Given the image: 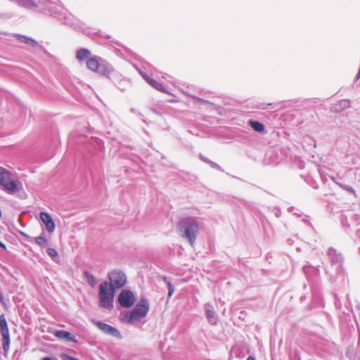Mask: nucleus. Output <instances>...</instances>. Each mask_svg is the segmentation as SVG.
<instances>
[{
  "label": "nucleus",
  "instance_id": "1",
  "mask_svg": "<svg viewBox=\"0 0 360 360\" xmlns=\"http://www.w3.org/2000/svg\"><path fill=\"white\" fill-rule=\"evenodd\" d=\"M150 304L147 299L142 297L136 304L134 309L124 314H121V319L123 322L136 325L141 322L148 314Z\"/></svg>",
  "mask_w": 360,
  "mask_h": 360
},
{
  "label": "nucleus",
  "instance_id": "2",
  "mask_svg": "<svg viewBox=\"0 0 360 360\" xmlns=\"http://www.w3.org/2000/svg\"><path fill=\"white\" fill-rule=\"evenodd\" d=\"M22 188L15 175L3 167H0V188L9 194H13Z\"/></svg>",
  "mask_w": 360,
  "mask_h": 360
},
{
  "label": "nucleus",
  "instance_id": "3",
  "mask_svg": "<svg viewBox=\"0 0 360 360\" xmlns=\"http://www.w3.org/2000/svg\"><path fill=\"white\" fill-rule=\"evenodd\" d=\"M179 229L182 236L193 245L199 231V225L196 219L194 218H187L182 220L179 223Z\"/></svg>",
  "mask_w": 360,
  "mask_h": 360
},
{
  "label": "nucleus",
  "instance_id": "4",
  "mask_svg": "<svg viewBox=\"0 0 360 360\" xmlns=\"http://www.w3.org/2000/svg\"><path fill=\"white\" fill-rule=\"evenodd\" d=\"M86 65L89 70L105 76H108L113 71L109 63L96 56L87 60Z\"/></svg>",
  "mask_w": 360,
  "mask_h": 360
},
{
  "label": "nucleus",
  "instance_id": "5",
  "mask_svg": "<svg viewBox=\"0 0 360 360\" xmlns=\"http://www.w3.org/2000/svg\"><path fill=\"white\" fill-rule=\"evenodd\" d=\"M115 291L107 281L100 284L98 295L101 307L109 309L112 308Z\"/></svg>",
  "mask_w": 360,
  "mask_h": 360
},
{
  "label": "nucleus",
  "instance_id": "6",
  "mask_svg": "<svg viewBox=\"0 0 360 360\" xmlns=\"http://www.w3.org/2000/svg\"><path fill=\"white\" fill-rule=\"evenodd\" d=\"M110 287L115 290L122 288L127 282L126 275L120 270H113L108 274Z\"/></svg>",
  "mask_w": 360,
  "mask_h": 360
},
{
  "label": "nucleus",
  "instance_id": "7",
  "mask_svg": "<svg viewBox=\"0 0 360 360\" xmlns=\"http://www.w3.org/2000/svg\"><path fill=\"white\" fill-rule=\"evenodd\" d=\"M120 304L125 308L134 305L136 298L134 294L129 290H122L117 297Z\"/></svg>",
  "mask_w": 360,
  "mask_h": 360
},
{
  "label": "nucleus",
  "instance_id": "8",
  "mask_svg": "<svg viewBox=\"0 0 360 360\" xmlns=\"http://www.w3.org/2000/svg\"><path fill=\"white\" fill-rule=\"evenodd\" d=\"M95 324L105 334L117 339L122 338L120 332L116 328L101 321H96L95 322Z\"/></svg>",
  "mask_w": 360,
  "mask_h": 360
},
{
  "label": "nucleus",
  "instance_id": "9",
  "mask_svg": "<svg viewBox=\"0 0 360 360\" xmlns=\"http://www.w3.org/2000/svg\"><path fill=\"white\" fill-rule=\"evenodd\" d=\"M40 219L45 226L46 229L49 233H53L55 230V223L51 215L46 212L40 213Z\"/></svg>",
  "mask_w": 360,
  "mask_h": 360
},
{
  "label": "nucleus",
  "instance_id": "10",
  "mask_svg": "<svg viewBox=\"0 0 360 360\" xmlns=\"http://www.w3.org/2000/svg\"><path fill=\"white\" fill-rule=\"evenodd\" d=\"M53 334L58 339L65 340L67 342H76L77 340L75 337L68 331L66 330H56Z\"/></svg>",
  "mask_w": 360,
  "mask_h": 360
},
{
  "label": "nucleus",
  "instance_id": "11",
  "mask_svg": "<svg viewBox=\"0 0 360 360\" xmlns=\"http://www.w3.org/2000/svg\"><path fill=\"white\" fill-rule=\"evenodd\" d=\"M205 309L208 321L212 325H216L217 322V317L216 316L213 306L207 303L205 307Z\"/></svg>",
  "mask_w": 360,
  "mask_h": 360
},
{
  "label": "nucleus",
  "instance_id": "12",
  "mask_svg": "<svg viewBox=\"0 0 360 360\" xmlns=\"http://www.w3.org/2000/svg\"><path fill=\"white\" fill-rule=\"evenodd\" d=\"M144 79L151 85L154 89L162 93H167L166 89L156 80L153 79L149 76H144Z\"/></svg>",
  "mask_w": 360,
  "mask_h": 360
},
{
  "label": "nucleus",
  "instance_id": "13",
  "mask_svg": "<svg viewBox=\"0 0 360 360\" xmlns=\"http://www.w3.org/2000/svg\"><path fill=\"white\" fill-rule=\"evenodd\" d=\"M328 255L333 263L339 264L342 262V256L341 254L338 253L335 249H329Z\"/></svg>",
  "mask_w": 360,
  "mask_h": 360
},
{
  "label": "nucleus",
  "instance_id": "14",
  "mask_svg": "<svg viewBox=\"0 0 360 360\" xmlns=\"http://www.w3.org/2000/svg\"><path fill=\"white\" fill-rule=\"evenodd\" d=\"M0 333L1 335H9L7 321L4 314L0 315Z\"/></svg>",
  "mask_w": 360,
  "mask_h": 360
},
{
  "label": "nucleus",
  "instance_id": "15",
  "mask_svg": "<svg viewBox=\"0 0 360 360\" xmlns=\"http://www.w3.org/2000/svg\"><path fill=\"white\" fill-rule=\"evenodd\" d=\"M18 3L21 6H24L29 9H34L37 6L32 0H18Z\"/></svg>",
  "mask_w": 360,
  "mask_h": 360
},
{
  "label": "nucleus",
  "instance_id": "16",
  "mask_svg": "<svg viewBox=\"0 0 360 360\" xmlns=\"http://www.w3.org/2000/svg\"><path fill=\"white\" fill-rule=\"evenodd\" d=\"M84 278L91 287H94L96 284V278L89 272L84 273Z\"/></svg>",
  "mask_w": 360,
  "mask_h": 360
},
{
  "label": "nucleus",
  "instance_id": "17",
  "mask_svg": "<svg viewBox=\"0 0 360 360\" xmlns=\"http://www.w3.org/2000/svg\"><path fill=\"white\" fill-rule=\"evenodd\" d=\"M17 37H18V40L21 42H23L27 44H30L32 46H37L38 45V43L35 40H34L31 38H29L27 37L22 36V35H18Z\"/></svg>",
  "mask_w": 360,
  "mask_h": 360
},
{
  "label": "nucleus",
  "instance_id": "18",
  "mask_svg": "<svg viewBox=\"0 0 360 360\" xmlns=\"http://www.w3.org/2000/svg\"><path fill=\"white\" fill-rule=\"evenodd\" d=\"M17 37H18V40L21 42H23L27 44H30L32 46H37L38 45V43L35 40H34L31 38H29L27 37L22 36V35H18Z\"/></svg>",
  "mask_w": 360,
  "mask_h": 360
},
{
  "label": "nucleus",
  "instance_id": "19",
  "mask_svg": "<svg viewBox=\"0 0 360 360\" xmlns=\"http://www.w3.org/2000/svg\"><path fill=\"white\" fill-rule=\"evenodd\" d=\"M90 54L91 53L88 49H81L77 52V58L79 60H84V59H86Z\"/></svg>",
  "mask_w": 360,
  "mask_h": 360
},
{
  "label": "nucleus",
  "instance_id": "20",
  "mask_svg": "<svg viewBox=\"0 0 360 360\" xmlns=\"http://www.w3.org/2000/svg\"><path fill=\"white\" fill-rule=\"evenodd\" d=\"M250 125L257 132H262L264 131V125L257 121L250 120Z\"/></svg>",
  "mask_w": 360,
  "mask_h": 360
},
{
  "label": "nucleus",
  "instance_id": "21",
  "mask_svg": "<svg viewBox=\"0 0 360 360\" xmlns=\"http://www.w3.org/2000/svg\"><path fill=\"white\" fill-rule=\"evenodd\" d=\"M2 336V345L4 350L7 352L10 347V335H5Z\"/></svg>",
  "mask_w": 360,
  "mask_h": 360
},
{
  "label": "nucleus",
  "instance_id": "22",
  "mask_svg": "<svg viewBox=\"0 0 360 360\" xmlns=\"http://www.w3.org/2000/svg\"><path fill=\"white\" fill-rule=\"evenodd\" d=\"M35 241L41 247H46L48 245V240L43 235L37 237L35 238Z\"/></svg>",
  "mask_w": 360,
  "mask_h": 360
},
{
  "label": "nucleus",
  "instance_id": "23",
  "mask_svg": "<svg viewBox=\"0 0 360 360\" xmlns=\"http://www.w3.org/2000/svg\"><path fill=\"white\" fill-rule=\"evenodd\" d=\"M164 281H165V282L167 285L168 290H169V291H168V297H172V295H173V293L174 292V288L172 286V285L171 284V283L169 281H167V278H164Z\"/></svg>",
  "mask_w": 360,
  "mask_h": 360
},
{
  "label": "nucleus",
  "instance_id": "24",
  "mask_svg": "<svg viewBox=\"0 0 360 360\" xmlns=\"http://www.w3.org/2000/svg\"><path fill=\"white\" fill-rule=\"evenodd\" d=\"M47 254L53 259L56 258L58 257V252L57 251L53 248H48L47 249Z\"/></svg>",
  "mask_w": 360,
  "mask_h": 360
},
{
  "label": "nucleus",
  "instance_id": "25",
  "mask_svg": "<svg viewBox=\"0 0 360 360\" xmlns=\"http://www.w3.org/2000/svg\"><path fill=\"white\" fill-rule=\"evenodd\" d=\"M345 190L349 191V193L355 195L356 192L354 191V189L351 187L350 186H347V185H342L341 186Z\"/></svg>",
  "mask_w": 360,
  "mask_h": 360
},
{
  "label": "nucleus",
  "instance_id": "26",
  "mask_svg": "<svg viewBox=\"0 0 360 360\" xmlns=\"http://www.w3.org/2000/svg\"><path fill=\"white\" fill-rule=\"evenodd\" d=\"M340 105H342L343 108H347L350 105V102L348 100L341 101Z\"/></svg>",
  "mask_w": 360,
  "mask_h": 360
},
{
  "label": "nucleus",
  "instance_id": "27",
  "mask_svg": "<svg viewBox=\"0 0 360 360\" xmlns=\"http://www.w3.org/2000/svg\"><path fill=\"white\" fill-rule=\"evenodd\" d=\"M138 72H139V74L143 77V78L144 79V76H148L144 72H143L141 69H139L138 70Z\"/></svg>",
  "mask_w": 360,
  "mask_h": 360
},
{
  "label": "nucleus",
  "instance_id": "28",
  "mask_svg": "<svg viewBox=\"0 0 360 360\" xmlns=\"http://www.w3.org/2000/svg\"><path fill=\"white\" fill-rule=\"evenodd\" d=\"M0 302L4 304V297L3 295H0Z\"/></svg>",
  "mask_w": 360,
  "mask_h": 360
},
{
  "label": "nucleus",
  "instance_id": "29",
  "mask_svg": "<svg viewBox=\"0 0 360 360\" xmlns=\"http://www.w3.org/2000/svg\"><path fill=\"white\" fill-rule=\"evenodd\" d=\"M246 360H255V359L253 356H249Z\"/></svg>",
  "mask_w": 360,
  "mask_h": 360
},
{
  "label": "nucleus",
  "instance_id": "30",
  "mask_svg": "<svg viewBox=\"0 0 360 360\" xmlns=\"http://www.w3.org/2000/svg\"><path fill=\"white\" fill-rule=\"evenodd\" d=\"M0 247L3 248L4 249L6 248L5 245L3 243H1V241H0Z\"/></svg>",
  "mask_w": 360,
  "mask_h": 360
},
{
  "label": "nucleus",
  "instance_id": "31",
  "mask_svg": "<svg viewBox=\"0 0 360 360\" xmlns=\"http://www.w3.org/2000/svg\"><path fill=\"white\" fill-rule=\"evenodd\" d=\"M42 360H52V359L49 357H44L42 359Z\"/></svg>",
  "mask_w": 360,
  "mask_h": 360
},
{
  "label": "nucleus",
  "instance_id": "32",
  "mask_svg": "<svg viewBox=\"0 0 360 360\" xmlns=\"http://www.w3.org/2000/svg\"><path fill=\"white\" fill-rule=\"evenodd\" d=\"M134 67L136 68V70L137 71L139 70V68H138V66H137V65H134Z\"/></svg>",
  "mask_w": 360,
  "mask_h": 360
},
{
  "label": "nucleus",
  "instance_id": "33",
  "mask_svg": "<svg viewBox=\"0 0 360 360\" xmlns=\"http://www.w3.org/2000/svg\"><path fill=\"white\" fill-rule=\"evenodd\" d=\"M70 360H79V359H76V358L71 357V358H70Z\"/></svg>",
  "mask_w": 360,
  "mask_h": 360
},
{
  "label": "nucleus",
  "instance_id": "34",
  "mask_svg": "<svg viewBox=\"0 0 360 360\" xmlns=\"http://www.w3.org/2000/svg\"><path fill=\"white\" fill-rule=\"evenodd\" d=\"M2 295V294H1V292H0V295Z\"/></svg>",
  "mask_w": 360,
  "mask_h": 360
}]
</instances>
